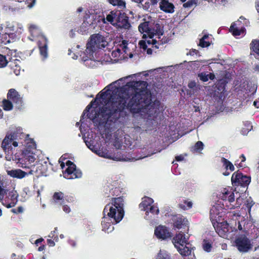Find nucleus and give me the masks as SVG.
Listing matches in <instances>:
<instances>
[{
  "instance_id": "obj_1",
  "label": "nucleus",
  "mask_w": 259,
  "mask_h": 259,
  "mask_svg": "<svg viewBox=\"0 0 259 259\" xmlns=\"http://www.w3.org/2000/svg\"><path fill=\"white\" fill-rule=\"evenodd\" d=\"M134 93L131 94L130 100L123 96H118L109 105L103 108V120L101 123L108 121L122 120L127 116L128 112L133 114L146 112L149 116L155 112V104L152 102L151 91L147 89L148 83L146 81H134L131 85Z\"/></svg>"
},
{
  "instance_id": "obj_2",
  "label": "nucleus",
  "mask_w": 259,
  "mask_h": 259,
  "mask_svg": "<svg viewBox=\"0 0 259 259\" xmlns=\"http://www.w3.org/2000/svg\"><path fill=\"white\" fill-rule=\"evenodd\" d=\"M124 200L122 197H112L111 202L106 204L103 210L104 218H109L114 223H119L124 215Z\"/></svg>"
},
{
  "instance_id": "obj_3",
  "label": "nucleus",
  "mask_w": 259,
  "mask_h": 259,
  "mask_svg": "<svg viewBox=\"0 0 259 259\" xmlns=\"http://www.w3.org/2000/svg\"><path fill=\"white\" fill-rule=\"evenodd\" d=\"M26 135L20 130L8 133L2 141V148L8 155L14 154V149L19 145L23 146L26 140Z\"/></svg>"
},
{
  "instance_id": "obj_4",
  "label": "nucleus",
  "mask_w": 259,
  "mask_h": 259,
  "mask_svg": "<svg viewBox=\"0 0 259 259\" xmlns=\"http://www.w3.org/2000/svg\"><path fill=\"white\" fill-rule=\"evenodd\" d=\"M107 45L108 42L102 35L99 33L92 35L86 45V49L83 53L85 56L82 57V60L84 62L89 60L92 61L94 58V53L98 49L104 48Z\"/></svg>"
},
{
  "instance_id": "obj_5",
  "label": "nucleus",
  "mask_w": 259,
  "mask_h": 259,
  "mask_svg": "<svg viewBox=\"0 0 259 259\" xmlns=\"http://www.w3.org/2000/svg\"><path fill=\"white\" fill-rule=\"evenodd\" d=\"M29 140L30 141V144L28 145L29 142L26 143L27 148L22 151L21 157L18 159L20 163L24 165L23 167L33 169L34 170V172H37L38 169L40 170V167H42V165L37 161L36 162V163H34L36 160L35 155L30 149H34L36 145L33 139Z\"/></svg>"
},
{
  "instance_id": "obj_6",
  "label": "nucleus",
  "mask_w": 259,
  "mask_h": 259,
  "mask_svg": "<svg viewBox=\"0 0 259 259\" xmlns=\"http://www.w3.org/2000/svg\"><path fill=\"white\" fill-rule=\"evenodd\" d=\"M234 243L238 250L242 253L248 252L252 247L251 240L245 235H241L236 237Z\"/></svg>"
},
{
  "instance_id": "obj_7",
  "label": "nucleus",
  "mask_w": 259,
  "mask_h": 259,
  "mask_svg": "<svg viewBox=\"0 0 259 259\" xmlns=\"http://www.w3.org/2000/svg\"><path fill=\"white\" fill-rule=\"evenodd\" d=\"M231 181L232 185L234 186L245 187L250 183L251 177L243 175L242 173L237 171L233 174Z\"/></svg>"
},
{
  "instance_id": "obj_8",
  "label": "nucleus",
  "mask_w": 259,
  "mask_h": 259,
  "mask_svg": "<svg viewBox=\"0 0 259 259\" xmlns=\"http://www.w3.org/2000/svg\"><path fill=\"white\" fill-rule=\"evenodd\" d=\"M66 164L67 167L64 172L65 178L68 179H73L81 177V171L76 168L75 164L73 162L68 160L66 161Z\"/></svg>"
},
{
  "instance_id": "obj_9",
  "label": "nucleus",
  "mask_w": 259,
  "mask_h": 259,
  "mask_svg": "<svg viewBox=\"0 0 259 259\" xmlns=\"http://www.w3.org/2000/svg\"><path fill=\"white\" fill-rule=\"evenodd\" d=\"M18 194L16 191H11L0 196V201L7 208L14 207L18 201Z\"/></svg>"
},
{
  "instance_id": "obj_10",
  "label": "nucleus",
  "mask_w": 259,
  "mask_h": 259,
  "mask_svg": "<svg viewBox=\"0 0 259 259\" xmlns=\"http://www.w3.org/2000/svg\"><path fill=\"white\" fill-rule=\"evenodd\" d=\"M96 99H95L94 100H93L91 102V103L87 106V107H86L85 109L84 110V112H83V114H85V112H88L87 113V116H88V118L93 120L94 122H98V124L100 125H103L105 124H107L108 122H116L117 120H116L115 121H107V122L106 123H101V122L103 120V117L102 116V110H103V108H105V107H107L109 104L111 103L110 102L107 105H106V106L105 107H103L101 109V113H100V116H101V117L99 118V119H96V115H97V112L95 111V110H92L91 112H89V110L92 107L93 105H94V104L96 103Z\"/></svg>"
},
{
  "instance_id": "obj_11",
  "label": "nucleus",
  "mask_w": 259,
  "mask_h": 259,
  "mask_svg": "<svg viewBox=\"0 0 259 259\" xmlns=\"http://www.w3.org/2000/svg\"><path fill=\"white\" fill-rule=\"evenodd\" d=\"M7 99L10 100L18 109H21L23 105L22 97L14 89L8 91L7 95Z\"/></svg>"
},
{
  "instance_id": "obj_12",
  "label": "nucleus",
  "mask_w": 259,
  "mask_h": 259,
  "mask_svg": "<svg viewBox=\"0 0 259 259\" xmlns=\"http://www.w3.org/2000/svg\"><path fill=\"white\" fill-rule=\"evenodd\" d=\"M171 220L174 227L178 229L186 227L188 222L187 218L180 214L171 215Z\"/></svg>"
},
{
  "instance_id": "obj_13",
  "label": "nucleus",
  "mask_w": 259,
  "mask_h": 259,
  "mask_svg": "<svg viewBox=\"0 0 259 259\" xmlns=\"http://www.w3.org/2000/svg\"><path fill=\"white\" fill-rule=\"evenodd\" d=\"M154 234L157 238L162 240H165L171 237L170 233L169 232L167 228L161 225L156 227Z\"/></svg>"
},
{
  "instance_id": "obj_14",
  "label": "nucleus",
  "mask_w": 259,
  "mask_h": 259,
  "mask_svg": "<svg viewBox=\"0 0 259 259\" xmlns=\"http://www.w3.org/2000/svg\"><path fill=\"white\" fill-rule=\"evenodd\" d=\"M122 13L123 15H121L120 19L117 20L114 26L118 28L128 29L131 26L129 22L128 17L125 13L122 12Z\"/></svg>"
},
{
  "instance_id": "obj_15",
  "label": "nucleus",
  "mask_w": 259,
  "mask_h": 259,
  "mask_svg": "<svg viewBox=\"0 0 259 259\" xmlns=\"http://www.w3.org/2000/svg\"><path fill=\"white\" fill-rule=\"evenodd\" d=\"M226 211L224 208L219 206H213L210 209V219L211 221L212 225L215 227V223L214 221H216L215 218L220 214H225Z\"/></svg>"
},
{
  "instance_id": "obj_16",
  "label": "nucleus",
  "mask_w": 259,
  "mask_h": 259,
  "mask_svg": "<svg viewBox=\"0 0 259 259\" xmlns=\"http://www.w3.org/2000/svg\"><path fill=\"white\" fill-rule=\"evenodd\" d=\"M21 61L19 59L9 58L8 65L11 70V73H13L16 75H18L21 71Z\"/></svg>"
},
{
  "instance_id": "obj_17",
  "label": "nucleus",
  "mask_w": 259,
  "mask_h": 259,
  "mask_svg": "<svg viewBox=\"0 0 259 259\" xmlns=\"http://www.w3.org/2000/svg\"><path fill=\"white\" fill-rule=\"evenodd\" d=\"M37 44L40 55L44 58H46L48 55L47 38L44 35L40 36V38L38 40Z\"/></svg>"
},
{
  "instance_id": "obj_18",
  "label": "nucleus",
  "mask_w": 259,
  "mask_h": 259,
  "mask_svg": "<svg viewBox=\"0 0 259 259\" xmlns=\"http://www.w3.org/2000/svg\"><path fill=\"white\" fill-rule=\"evenodd\" d=\"M241 23V21L239 20L232 23L229 31L234 36H239L245 32V28L243 26H240Z\"/></svg>"
},
{
  "instance_id": "obj_19",
  "label": "nucleus",
  "mask_w": 259,
  "mask_h": 259,
  "mask_svg": "<svg viewBox=\"0 0 259 259\" xmlns=\"http://www.w3.org/2000/svg\"><path fill=\"white\" fill-rule=\"evenodd\" d=\"M34 170L30 169L28 172L23 171L20 169H12L8 171V174L13 178L22 179L29 174H33Z\"/></svg>"
},
{
  "instance_id": "obj_20",
  "label": "nucleus",
  "mask_w": 259,
  "mask_h": 259,
  "mask_svg": "<svg viewBox=\"0 0 259 259\" xmlns=\"http://www.w3.org/2000/svg\"><path fill=\"white\" fill-rule=\"evenodd\" d=\"M123 15L122 12L120 10H113L111 11L109 14L106 16L107 21L109 22L113 26H114L115 23L118 19H120V16Z\"/></svg>"
},
{
  "instance_id": "obj_21",
  "label": "nucleus",
  "mask_w": 259,
  "mask_h": 259,
  "mask_svg": "<svg viewBox=\"0 0 259 259\" xmlns=\"http://www.w3.org/2000/svg\"><path fill=\"white\" fill-rule=\"evenodd\" d=\"M215 229L216 232L218 235L223 238L227 236V234L229 232V225L227 222L224 224H217L215 227H213Z\"/></svg>"
},
{
  "instance_id": "obj_22",
  "label": "nucleus",
  "mask_w": 259,
  "mask_h": 259,
  "mask_svg": "<svg viewBox=\"0 0 259 259\" xmlns=\"http://www.w3.org/2000/svg\"><path fill=\"white\" fill-rule=\"evenodd\" d=\"M138 29L141 33H146L149 38L153 37V32H152V28L150 26V22L149 21H145L141 23L139 25Z\"/></svg>"
},
{
  "instance_id": "obj_23",
  "label": "nucleus",
  "mask_w": 259,
  "mask_h": 259,
  "mask_svg": "<svg viewBox=\"0 0 259 259\" xmlns=\"http://www.w3.org/2000/svg\"><path fill=\"white\" fill-rule=\"evenodd\" d=\"M159 8L161 10L167 13H172L175 11L174 4L167 0H161L159 3Z\"/></svg>"
},
{
  "instance_id": "obj_24",
  "label": "nucleus",
  "mask_w": 259,
  "mask_h": 259,
  "mask_svg": "<svg viewBox=\"0 0 259 259\" xmlns=\"http://www.w3.org/2000/svg\"><path fill=\"white\" fill-rule=\"evenodd\" d=\"M174 243L176 247H178L177 245H180L181 247L186 245L187 240L186 238V235L183 232H180L173 238Z\"/></svg>"
},
{
  "instance_id": "obj_25",
  "label": "nucleus",
  "mask_w": 259,
  "mask_h": 259,
  "mask_svg": "<svg viewBox=\"0 0 259 259\" xmlns=\"http://www.w3.org/2000/svg\"><path fill=\"white\" fill-rule=\"evenodd\" d=\"M16 37V34L2 33L0 35V44L7 45L13 41Z\"/></svg>"
},
{
  "instance_id": "obj_26",
  "label": "nucleus",
  "mask_w": 259,
  "mask_h": 259,
  "mask_svg": "<svg viewBox=\"0 0 259 259\" xmlns=\"http://www.w3.org/2000/svg\"><path fill=\"white\" fill-rule=\"evenodd\" d=\"M220 198L223 200H228L230 203L235 200L234 193L226 190V189H224L223 192L220 195Z\"/></svg>"
},
{
  "instance_id": "obj_27",
  "label": "nucleus",
  "mask_w": 259,
  "mask_h": 259,
  "mask_svg": "<svg viewBox=\"0 0 259 259\" xmlns=\"http://www.w3.org/2000/svg\"><path fill=\"white\" fill-rule=\"evenodd\" d=\"M104 197L106 198L111 197V196H117L119 195V188L118 187H114L110 189L108 186L104 188Z\"/></svg>"
},
{
  "instance_id": "obj_28",
  "label": "nucleus",
  "mask_w": 259,
  "mask_h": 259,
  "mask_svg": "<svg viewBox=\"0 0 259 259\" xmlns=\"http://www.w3.org/2000/svg\"><path fill=\"white\" fill-rule=\"evenodd\" d=\"M193 206V203L188 199H180L178 207L183 210L191 209Z\"/></svg>"
},
{
  "instance_id": "obj_29",
  "label": "nucleus",
  "mask_w": 259,
  "mask_h": 259,
  "mask_svg": "<svg viewBox=\"0 0 259 259\" xmlns=\"http://www.w3.org/2000/svg\"><path fill=\"white\" fill-rule=\"evenodd\" d=\"M29 31L33 37H38V39L40 38V36L43 35L41 34L40 28L36 25L31 24L29 27Z\"/></svg>"
},
{
  "instance_id": "obj_30",
  "label": "nucleus",
  "mask_w": 259,
  "mask_h": 259,
  "mask_svg": "<svg viewBox=\"0 0 259 259\" xmlns=\"http://www.w3.org/2000/svg\"><path fill=\"white\" fill-rule=\"evenodd\" d=\"M153 200L149 197H145L143 198L142 201L139 204V208L143 210H146L148 207L153 203Z\"/></svg>"
},
{
  "instance_id": "obj_31",
  "label": "nucleus",
  "mask_w": 259,
  "mask_h": 259,
  "mask_svg": "<svg viewBox=\"0 0 259 259\" xmlns=\"http://www.w3.org/2000/svg\"><path fill=\"white\" fill-rule=\"evenodd\" d=\"M213 242L211 239H204L202 243V248L206 252H210L212 249Z\"/></svg>"
},
{
  "instance_id": "obj_32",
  "label": "nucleus",
  "mask_w": 259,
  "mask_h": 259,
  "mask_svg": "<svg viewBox=\"0 0 259 259\" xmlns=\"http://www.w3.org/2000/svg\"><path fill=\"white\" fill-rule=\"evenodd\" d=\"M152 32H153V36L155 35H157L158 38H160V36L163 34V26L159 23H156L154 27L152 28Z\"/></svg>"
},
{
  "instance_id": "obj_33",
  "label": "nucleus",
  "mask_w": 259,
  "mask_h": 259,
  "mask_svg": "<svg viewBox=\"0 0 259 259\" xmlns=\"http://www.w3.org/2000/svg\"><path fill=\"white\" fill-rule=\"evenodd\" d=\"M250 50L259 56V40L253 39L250 43Z\"/></svg>"
},
{
  "instance_id": "obj_34",
  "label": "nucleus",
  "mask_w": 259,
  "mask_h": 259,
  "mask_svg": "<svg viewBox=\"0 0 259 259\" xmlns=\"http://www.w3.org/2000/svg\"><path fill=\"white\" fill-rule=\"evenodd\" d=\"M16 50H11L9 48L6 47L3 48V49L1 51V53L4 55H6V58H8V61H9V58H12L13 54L14 53L16 54Z\"/></svg>"
},
{
  "instance_id": "obj_35",
  "label": "nucleus",
  "mask_w": 259,
  "mask_h": 259,
  "mask_svg": "<svg viewBox=\"0 0 259 259\" xmlns=\"http://www.w3.org/2000/svg\"><path fill=\"white\" fill-rule=\"evenodd\" d=\"M226 83L225 81L222 79L220 80L216 84V91L218 93H222L225 91Z\"/></svg>"
},
{
  "instance_id": "obj_36",
  "label": "nucleus",
  "mask_w": 259,
  "mask_h": 259,
  "mask_svg": "<svg viewBox=\"0 0 259 259\" xmlns=\"http://www.w3.org/2000/svg\"><path fill=\"white\" fill-rule=\"evenodd\" d=\"M64 194L61 192H55L53 196L54 201L56 203L60 202L61 204L64 203Z\"/></svg>"
},
{
  "instance_id": "obj_37",
  "label": "nucleus",
  "mask_w": 259,
  "mask_h": 259,
  "mask_svg": "<svg viewBox=\"0 0 259 259\" xmlns=\"http://www.w3.org/2000/svg\"><path fill=\"white\" fill-rule=\"evenodd\" d=\"M221 162L223 163V166L225 167L226 170L229 169L231 171L234 170V166L229 160H228L226 158L222 157L221 158Z\"/></svg>"
},
{
  "instance_id": "obj_38",
  "label": "nucleus",
  "mask_w": 259,
  "mask_h": 259,
  "mask_svg": "<svg viewBox=\"0 0 259 259\" xmlns=\"http://www.w3.org/2000/svg\"><path fill=\"white\" fill-rule=\"evenodd\" d=\"M113 6H117L118 8L124 9L126 7L125 2L123 0H108Z\"/></svg>"
},
{
  "instance_id": "obj_39",
  "label": "nucleus",
  "mask_w": 259,
  "mask_h": 259,
  "mask_svg": "<svg viewBox=\"0 0 259 259\" xmlns=\"http://www.w3.org/2000/svg\"><path fill=\"white\" fill-rule=\"evenodd\" d=\"M204 145L201 141L197 142L191 148V151L194 153L199 152L203 149Z\"/></svg>"
},
{
  "instance_id": "obj_40",
  "label": "nucleus",
  "mask_w": 259,
  "mask_h": 259,
  "mask_svg": "<svg viewBox=\"0 0 259 259\" xmlns=\"http://www.w3.org/2000/svg\"><path fill=\"white\" fill-rule=\"evenodd\" d=\"M3 109L5 111H10L13 109V102L9 99H4L3 101Z\"/></svg>"
},
{
  "instance_id": "obj_41",
  "label": "nucleus",
  "mask_w": 259,
  "mask_h": 259,
  "mask_svg": "<svg viewBox=\"0 0 259 259\" xmlns=\"http://www.w3.org/2000/svg\"><path fill=\"white\" fill-rule=\"evenodd\" d=\"M151 39L147 40L146 41V44L148 45H152L153 48H155L156 49L159 48V45H162L166 42H163L162 40H160V41H157L155 39L151 38Z\"/></svg>"
},
{
  "instance_id": "obj_42",
  "label": "nucleus",
  "mask_w": 259,
  "mask_h": 259,
  "mask_svg": "<svg viewBox=\"0 0 259 259\" xmlns=\"http://www.w3.org/2000/svg\"><path fill=\"white\" fill-rule=\"evenodd\" d=\"M178 250L183 256H188L190 255L191 252V250L185 245L182 247H178Z\"/></svg>"
},
{
  "instance_id": "obj_43",
  "label": "nucleus",
  "mask_w": 259,
  "mask_h": 259,
  "mask_svg": "<svg viewBox=\"0 0 259 259\" xmlns=\"http://www.w3.org/2000/svg\"><path fill=\"white\" fill-rule=\"evenodd\" d=\"M155 259H171L170 255L165 251H159Z\"/></svg>"
},
{
  "instance_id": "obj_44",
  "label": "nucleus",
  "mask_w": 259,
  "mask_h": 259,
  "mask_svg": "<svg viewBox=\"0 0 259 259\" xmlns=\"http://www.w3.org/2000/svg\"><path fill=\"white\" fill-rule=\"evenodd\" d=\"M9 61L6 55L0 53V68H4L8 65Z\"/></svg>"
},
{
  "instance_id": "obj_45",
  "label": "nucleus",
  "mask_w": 259,
  "mask_h": 259,
  "mask_svg": "<svg viewBox=\"0 0 259 259\" xmlns=\"http://www.w3.org/2000/svg\"><path fill=\"white\" fill-rule=\"evenodd\" d=\"M4 30L6 32L5 34H15L14 31L15 30L14 26L13 25L10 24H8L7 25H4Z\"/></svg>"
},
{
  "instance_id": "obj_46",
  "label": "nucleus",
  "mask_w": 259,
  "mask_h": 259,
  "mask_svg": "<svg viewBox=\"0 0 259 259\" xmlns=\"http://www.w3.org/2000/svg\"><path fill=\"white\" fill-rule=\"evenodd\" d=\"M226 213L220 214L218 217L215 218L216 221H214V223H215V225L217 224H224L226 221H225V215Z\"/></svg>"
},
{
  "instance_id": "obj_47",
  "label": "nucleus",
  "mask_w": 259,
  "mask_h": 259,
  "mask_svg": "<svg viewBox=\"0 0 259 259\" xmlns=\"http://www.w3.org/2000/svg\"><path fill=\"white\" fill-rule=\"evenodd\" d=\"M8 192V190L5 189L4 182L1 180L0 177V196L3 194H6Z\"/></svg>"
},
{
  "instance_id": "obj_48",
  "label": "nucleus",
  "mask_w": 259,
  "mask_h": 259,
  "mask_svg": "<svg viewBox=\"0 0 259 259\" xmlns=\"http://www.w3.org/2000/svg\"><path fill=\"white\" fill-rule=\"evenodd\" d=\"M198 45L202 48H206L210 45V42L209 41L200 38Z\"/></svg>"
},
{
  "instance_id": "obj_49",
  "label": "nucleus",
  "mask_w": 259,
  "mask_h": 259,
  "mask_svg": "<svg viewBox=\"0 0 259 259\" xmlns=\"http://www.w3.org/2000/svg\"><path fill=\"white\" fill-rule=\"evenodd\" d=\"M198 77H199L200 79L203 82H206L208 80L207 74H206L204 72H202L198 74Z\"/></svg>"
},
{
  "instance_id": "obj_50",
  "label": "nucleus",
  "mask_w": 259,
  "mask_h": 259,
  "mask_svg": "<svg viewBox=\"0 0 259 259\" xmlns=\"http://www.w3.org/2000/svg\"><path fill=\"white\" fill-rule=\"evenodd\" d=\"M149 212L153 214H158L159 210L157 206L151 205L149 208Z\"/></svg>"
},
{
  "instance_id": "obj_51",
  "label": "nucleus",
  "mask_w": 259,
  "mask_h": 259,
  "mask_svg": "<svg viewBox=\"0 0 259 259\" xmlns=\"http://www.w3.org/2000/svg\"><path fill=\"white\" fill-rule=\"evenodd\" d=\"M11 211L15 214H18L20 213H22L23 211V208L22 206H20L18 207L17 208H13L11 210Z\"/></svg>"
},
{
  "instance_id": "obj_52",
  "label": "nucleus",
  "mask_w": 259,
  "mask_h": 259,
  "mask_svg": "<svg viewBox=\"0 0 259 259\" xmlns=\"http://www.w3.org/2000/svg\"><path fill=\"white\" fill-rule=\"evenodd\" d=\"M139 45L141 49L145 51L147 49V45L145 40H141L139 42Z\"/></svg>"
},
{
  "instance_id": "obj_53",
  "label": "nucleus",
  "mask_w": 259,
  "mask_h": 259,
  "mask_svg": "<svg viewBox=\"0 0 259 259\" xmlns=\"http://www.w3.org/2000/svg\"><path fill=\"white\" fill-rule=\"evenodd\" d=\"M127 42L125 40H123L122 43L119 45V47L122 48L123 52L126 53V49H127Z\"/></svg>"
},
{
  "instance_id": "obj_54",
  "label": "nucleus",
  "mask_w": 259,
  "mask_h": 259,
  "mask_svg": "<svg viewBox=\"0 0 259 259\" xmlns=\"http://www.w3.org/2000/svg\"><path fill=\"white\" fill-rule=\"evenodd\" d=\"M56 231H57V229L55 228V230L51 232L49 237L53 238L54 240L57 241L58 240V235H56Z\"/></svg>"
},
{
  "instance_id": "obj_55",
  "label": "nucleus",
  "mask_w": 259,
  "mask_h": 259,
  "mask_svg": "<svg viewBox=\"0 0 259 259\" xmlns=\"http://www.w3.org/2000/svg\"><path fill=\"white\" fill-rule=\"evenodd\" d=\"M194 4V2L192 0L188 1L183 4V7L185 8H190Z\"/></svg>"
},
{
  "instance_id": "obj_56",
  "label": "nucleus",
  "mask_w": 259,
  "mask_h": 259,
  "mask_svg": "<svg viewBox=\"0 0 259 259\" xmlns=\"http://www.w3.org/2000/svg\"><path fill=\"white\" fill-rule=\"evenodd\" d=\"M12 259H26L25 257L23 255H18L14 253H12L11 255Z\"/></svg>"
},
{
  "instance_id": "obj_57",
  "label": "nucleus",
  "mask_w": 259,
  "mask_h": 259,
  "mask_svg": "<svg viewBox=\"0 0 259 259\" xmlns=\"http://www.w3.org/2000/svg\"><path fill=\"white\" fill-rule=\"evenodd\" d=\"M188 87L191 89H194L196 87V83L195 81H191L188 83Z\"/></svg>"
},
{
  "instance_id": "obj_58",
  "label": "nucleus",
  "mask_w": 259,
  "mask_h": 259,
  "mask_svg": "<svg viewBox=\"0 0 259 259\" xmlns=\"http://www.w3.org/2000/svg\"><path fill=\"white\" fill-rule=\"evenodd\" d=\"M63 210L66 213H68L70 211L69 207L67 205H64L63 206Z\"/></svg>"
},
{
  "instance_id": "obj_59",
  "label": "nucleus",
  "mask_w": 259,
  "mask_h": 259,
  "mask_svg": "<svg viewBox=\"0 0 259 259\" xmlns=\"http://www.w3.org/2000/svg\"><path fill=\"white\" fill-rule=\"evenodd\" d=\"M86 145L88 147L91 149L92 151H94V146L92 145L89 142H85Z\"/></svg>"
},
{
  "instance_id": "obj_60",
  "label": "nucleus",
  "mask_w": 259,
  "mask_h": 259,
  "mask_svg": "<svg viewBox=\"0 0 259 259\" xmlns=\"http://www.w3.org/2000/svg\"><path fill=\"white\" fill-rule=\"evenodd\" d=\"M198 53V51L196 49H191L189 51V54L190 55H194V54H196Z\"/></svg>"
},
{
  "instance_id": "obj_61",
  "label": "nucleus",
  "mask_w": 259,
  "mask_h": 259,
  "mask_svg": "<svg viewBox=\"0 0 259 259\" xmlns=\"http://www.w3.org/2000/svg\"><path fill=\"white\" fill-rule=\"evenodd\" d=\"M47 243L50 246H54L55 245L54 241L52 239H48Z\"/></svg>"
},
{
  "instance_id": "obj_62",
  "label": "nucleus",
  "mask_w": 259,
  "mask_h": 259,
  "mask_svg": "<svg viewBox=\"0 0 259 259\" xmlns=\"http://www.w3.org/2000/svg\"><path fill=\"white\" fill-rule=\"evenodd\" d=\"M175 158L177 161H182L184 159V157L183 155H180L177 156Z\"/></svg>"
},
{
  "instance_id": "obj_63",
  "label": "nucleus",
  "mask_w": 259,
  "mask_h": 259,
  "mask_svg": "<svg viewBox=\"0 0 259 259\" xmlns=\"http://www.w3.org/2000/svg\"><path fill=\"white\" fill-rule=\"evenodd\" d=\"M208 79L213 80L215 78V75L213 73H209L207 74Z\"/></svg>"
},
{
  "instance_id": "obj_64",
  "label": "nucleus",
  "mask_w": 259,
  "mask_h": 259,
  "mask_svg": "<svg viewBox=\"0 0 259 259\" xmlns=\"http://www.w3.org/2000/svg\"><path fill=\"white\" fill-rule=\"evenodd\" d=\"M253 70L254 72H256L257 73H259V64H256L254 65L253 67Z\"/></svg>"
}]
</instances>
